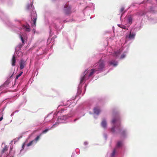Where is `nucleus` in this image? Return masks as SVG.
<instances>
[{"instance_id": "obj_1", "label": "nucleus", "mask_w": 157, "mask_h": 157, "mask_svg": "<svg viewBox=\"0 0 157 157\" xmlns=\"http://www.w3.org/2000/svg\"><path fill=\"white\" fill-rule=\"evenodd\" d=\"M105 63L101 59H100L99 62L95 63L94 67H95V68L97 71L101 72L103 71V69L105 67Z\"/></svg>"}, {"instance_id": "obj_2", "label": "nucleus", "mask_w": 157, "mask_h": 157, "mask_svg": "<svg viewBox=\"0 0 157 157\" xmlns=\"http://www.w3.org/2000/svg\"><path fill=\"white\" fill-rule=\"evenodd\" d=\"M97 71L95 69H92L90 71H88L85 74V75L83 76V77H82L81 78L80 80V83H82L84 80L86 79H87L89 77L92 76L94 73Z\"/></svg>"}, {"instance_id": "obj_3", "label": "nucleus", "mask_w": 157, "mask_h": 157, "mask_svg": "<svg viewBox=\"0 0 157 157\" xmlns=\"http://www.w3.org/2000/svg\"><path fill=\"white\" fill-rule=\"evenodd\" d=\"M64 8L65 13L66 14H68L71 13V8L70 7L68 6L67 5H65Z\"/></svg>"}, {"instance_id": "obj_4", "label": "nucleus", "mask_w": 157, "mask_h": 157, "mask_svg": "<svg viewBox=\"0 0 157 157\" xmlns=\"http://www.w3.org/2000/svg\"><path fill=\"white\" fill-rule=\"evenodd\" d=\"M19 65L20 69L21 70L26 65L25 61L23 59H21L20 61Z\"/></svg>"}, {"instance_id": "obj_5", "label": "nucleus", "mask_w": 157, "mask_h": 157, "mask_svg": "<svg viewBox=\"0 0 157 157\" xmlns=\"http://www.w3.org/2000/svg\"><path fill=\"white\" fill-rule=\"evenodd\" d=\"M71 115L68 113L67 114L63 115L62 116L59 117L58 118L61 120H65L68 117H71Z\"/></svg>"}, {"instance_id": "obj_6", "label": "nucleus", "mask_w": 157, "mask_h": 157, "mask_svg": "<svg viewBox=\"0 0 157 157\" xmlns=\"http://www.w3.org/2000/svg\"><path fill=\"white\" fill-rule=\"evenodd\" d=\"M109 63L110 65H113L114 67L116 66L118 64V62L114 60H113L109 62Z\"/></svg>"}, {"instance_id": "obj_7", "label": "nucleus", "mask_w": 157, "mask_h": 157, "mask_svg": "<svg viewBox=\"0 0 157 157\" xmlns=\"http://www.w3.org/2000/svg\"><path fill=\"white\" fill-rule=\"evenodd\" d=\"M112 123L113 124H114L116 123H118L119 124H120V121L119 119L118 118H113L112 121ZM120 127V125H119V128Z\"/></svg>"}, {"instance_id": "obj_8", "label": "nucleus", "mask_w": 157, "mask_h": 157, "mask_svg": "<svg viewBox=\"0 0 157 157\" xmlns=\"http://www.w3.org/2000/svg\"><path fill=\"white\" fill-rule=\"evenodd\" d=\"M11 64L12 66H14L15 65L16 63V59L14 55L13 56L12 58L11 59Z\"/></svg>"}, {"instance_id": "obj_9", "label": "nucleus", "mask_w": 157, "mask_h": 157, "mask_svg": "<svg viewBox=\"0 0 157 157\" xmlns=\"http://www.w3.org/2000/svg\"><path fill=\"white\" fill-rule=\"evenodd\" d=\"M94 112L95 113L98 115L101 112L100 109L97 107H95L94 109Z\"/></svg>"}, {"instance_id": "obj_10", "label": "nucleus", "mask_w": 157, "mask_h": 157, "mask_svg": "<svg viewBox=\"0 0 157 157\" xmlns=\"http://www.w3.org/2000/svg\"><path fill=\"white\" fill-rule=\"evenodd\" d=\"M136 35V34L134 33H132L131 31L130 34L128 36V37L129 39H134L135 38V37Z\"/></svg>"}, {"instance_id": "obj_11", "label": "nucleus", "mask_w": 157, "mask_h": 157, "mask_svg": "<svg viewBox=\"0 0 157 157\" xmlns=\"http://www.w3.org/2000/svg\"><path fill=\"white\" fill-rule=\"evenodd\" d=\"M101 125L104 128H105L106 127L107 123L106 122L105 120L104 119L103 120L101 123Z\"/></svg>"}, {"instance_id": "obj_12", "label": "nucleus", "mask_w": 157, "mask_h": 157, "mask_svg": "<svg viewBox=\"0 0 157 157\" xmlns=\"http://www.w3.org/2000/svg\"><path fill=\"white\" fill-rule=\"evenodd\" d=\"M120 52L119 51L115 52L113 54V56H114L117 57H118L120 54Z\"/></svg>"}, {"instance_id": "obj_13", "label": "nucleus", "mask_w": 157, "mask_h": 157, "mask_svg": "<svg viewBox=\"0 0 157 157\" xmlns=\"http://www.w3.org/2000/svg\"><path fill=\"white\" fill-rule=\"evenodd\" d=\"M24 28L25 29V30L27 32H29L30 30L29 25H24L23 26Z\"/></svg>"}, {"instance_id": "obj_14", "label": "nucleus", "mask_w": 157, "mask_h": 157, "mask_svg": "<svg viewBox=\"0 0 157 157\" xmlns=\"http://www.w3.org/2000/svg\"><path fill=\"white\" fill-rule=\"evenodd\" d=\"M118 26L121 28L123 29H128V28L125 26L124 25L121 24H118L117 25Z\"/></svg>"}, {"instance_id": "obj_15", "label": "nucleus", "mask_w": 157, "mask_h": 157, "mask_svg": "<svg viewBox=\"0 0 157 157\" xmlns=\"http://www.w3.org/2000/svg\"><path fill=\"white\" fill-rule=\"evenodd\" d=\"M36 18H33V23H32V25L33 26H35L36 25Z\"/></svg>"}, {"instance_id": "obj_16", "label": "nucleus", "mask_w": 157, "mask_h": 157, "mask_svg": "<svg viewBox=\"0 0 157 157\" xmlns=\"http://www.w3.org/2000/svg\"><path fill=\"white\" fill-rule=\"evenodd\" d=\"M8 149V147L6 146L4 147V148H3L2 151V153H5L6 151H7Z\"/></svg>"}, {"instance_id": "obj_17", "label": "nucleus", "mask_w": 157, "mask_h": 157, "mask_svg": "<svg viewBox=\"0 0 157 157\" xmlns=\"http://www.w3.org/2000/svg\"><path fill=\"white\" fill-rule=\"evenodd\" d=\"M42 135V133H40V135L38 136H37L35 139V140H34V141H36V142L38 140H39V139H40V137Z\"/></svg>"}, {"instance_id": "obj_18", "label": "nucleus", "mask_w": 157, "mask_h": 157, "mask_svg": "<svg viewBox=\"0 0 157 157\" xmlns=\"http://www.w3.org/2000/svg\"><path fill=\"white\" fill-rule=\"evenodd\" d=\"M122 145V143L121 141H118L117 144V147H120Z\"/></svg>"}, {"instance_id": "obj_19", "label": "nucleus", "mask_w": 157, "mask_h": 157, "mask_svg": "<svg viewBox=\"0 0 157 157\" xmlns=\"http://www.w3.org/2000/svg\"><path fill=\"white\" fill-rule=\"evenodd\" d=\"M34 142V140H33L30 142L28 144H27V146L29 147L32 145L33 142Z\"/></svg>"}, {"instance_id": "obj_20", "label": "nucleus", "mask_w": 157, "mask_h": 157, "mask_svg": "<svg viewBox=\"0 0 157 157\" xmlns=\"http://www.w3.org/2000/svg\"><path fill=\"white\" fill-rule=\"evenodd\" d=\"M132 22V19L131 17H130L128 19V22L131 25Z\"/></svg>"}, {"instance_id": "obj_21", "label": "nucleus", "mask_w": 157, "mask_h": 157, "mask_svg": "<svg viewBox=\"0 0 157 157\" xmlns=\"http://www.w3.org/2000/svg\"><path fill=\"white\" fill-rule=\"evenodd\" d=\"M22 73H23V72L22 71L19 75H17L16 77L15 80L17 79L19 77H20L22 75Z\"/></svg>"}, {"instance_id": "obj_22", "label": "nucleus", "mask_w": 157, "mask_h": 157, "mask_svg": "<svg viewBox=\"0 0 157 157\" xmlns=\"http://www.w3.org/2000/svg\"><path fill=\"white\" fill-rule=\"evenodd\" d=\"M116 151V149H114L113 150V152H112V153L111 154V156L112 157H113L114 156V155H115V154Z\"/></svg>"}, {"instance_id": "obj_23", "label": "nucleus", "mask_w": 157, "mask_h": 157, "mask_svg": "<svg viewBox=\"0 0 157 157\" xmlns=\"http://www.w3.org/2000/svg\"><path fill=\"white\" fill-rule=\"evenodd\" d=\"M49 129H45V130H44L42 132V133H41L42 134L45 133H46L49 130Z\"/></svg>"}, {"instance_id": "obj_24", "label": "nucleus", "mask_w": 157, "mask_h": 157, "mask_svg": "<svg viewBox=\"0 0 157 157\" xmlns=\"http://www.w3.org/2000/svg\"><path fill=\"white\" fill-rule=\"evenodd\" d=\"M20 38H21V40L22 41V43L23 44H24V40L22 36H21V35H20Z\"/></svg>"}, {"instance_id": "obj_25", "label": "nucleus", "mask_w": 157, "mask_h": 157, "mask_svg": "<svg viewBox=\"0 0 157 157\" xmlns=\"http://www.w3.org/2000/svg\"><path fill=\"white\" fill-rule=\"evenodd\" d=\"M124 7H121L120 10V13H122L124 11Z\"/></svg>"}, {"instance_id": "obj_26", "label": "nucleus", "mask_w": 157, "mask_h": 157, "mask_svg": "<svg viewBox=\"0 0 157 157\" xmlns=\"http://www.w3.org/2000/svg\"><path fill=\"white\" fill-rule=\"evenodd\" d=\"M116 126H114L113 127L111 128V131L113 132H114L115 131V128Z\"/></svg>"}, {"instance_id": "obj_27", "label": "nucleus", "mask_w": 157, "mask_h": 157, "mask_svg": "<svg viewBox=\"0 0 157 157\" xmlns=\"http://www.w3.org/2000/svg\"><path fill=\"white\" fill-rule=\"evenodd\" d=\"M61 112L62 113H63L64 112H65V113H67V111H66L65 110H64L62 109L61 110Z\"/></svg>"}, {"instance_id": "obj_28", "label": "nucleus", "mask_w": 157, "mask_h": 157, "mask_svg": "<svg viewBox=\"0 0 157 157\" xmlns=\"http://www.w3.org/2000/svg\"><path fill=\"white\" fill-rule=\"evenodd\" d=\"M25 143H23L22 145V149H23L24 148V147H25Z\"/></svg>"}, {"instance_id": "obj_29", "label": "nucleus", "mask_w": 157, "mask_h": 157, "mask_svg": "<svg viewBox=\"0 0 157 157\" xmlns=\"http://www.w3.org/2000/svg\"><path fill=\"white\" fill-rule=\"evenodd\" d=\"M3 115H2L1 117H0V121H1L3 119Z\"/></svg>"}, {"instance_id": "obj_30", "label": "nucleus", "mask_w": 157, "mask_h": 157, "mask_svg": "<svg viewBox=\"0 0 157 157\" xmlns=\"http://www.w3.org/2000/svg\"><path fill=\"white\" fill-rule=\"evenodd\" d=\"M125 131L124 130V131H122V134H124H124L125 133Z\"/></svg>"}, {"instance_id": "obj_31", "label": "nucleus", "mask_w": 157, "mask_h": 157, "mask_svg": "<svg viewBox=\"0 0 157 157\" xmlns=\"http://www.w3.org/2000/svg\"><path fill=\"white\" fill-rule=\"evenodd\" d=\"M124 57H125L124 55H122V56H121V58H124Z\"/></svg>"}, {"instance_id": "obj_32", "label": "nucleus", "mask_w": 157, "mask_h": 157, "mask_svg": "<svg viewBox=\"0 0 157 157\" xmlns=\"http://www.w3.org/2000/svg\"><path fill=\"white\" fill-rule=\"evenodd\" d=\"M77 120V119H75L74 120V121H76Z\"/></svg>"}, {"instance_id": "obj_33", "label": "nucleus", "mask_w": 157, "mask_h": 157, "mask_svg": "<svg viewBox=\"0 0 157 157\" xmlns=\"http://www.w3.org/2000/svg\"><path fill=\"white\" fill-rule=\"evenodd\" d=\"M7 83V82H6L4 83V84H6V83Z\"/></svg>"}, {"instance_id": "obj_34", "label": "nucleus", "mask_w": 157, "mask_h": 157, "mask_svg": "<svg viewBox=\"0 0 157 157\" xmlns=\"http://www.w3.org/2000/svg\"><path fill=\"white\" fill-rule=\"evenodd\" d=\"M55 124H53V125L52 126V127L51 128L53 127Z\"/></svg>"}, {"instance_id": "obj_35", "label": "nucleus", "mask_w": 157, "mask_h": 157, "mask_svg": "<svg viewBox=\"0 0 157 157\" xmlns=\"http://www.w3.org/2000/svg\"><path fill=\"white\" fill-rule=\"evenodd\" d=\"M13 74H12V75H11V76L10 77H11L12 76V75H13Z\"/></svg>"}]
</instances>
